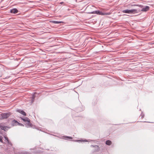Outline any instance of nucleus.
I'll return each mask as SVG.
<instances>
[{"mask_svg":"<svg viewBox=\"0 0 154 154\" xmlns=\"http://www.w3.org/2000/svg\"><path fill=\"white\" fill-rule=\"evenodd\" d=\"M11 115L10 112H5L2 113L1 115V119H2L8 118Z\"/></svg>","mask_w":154,"mask_h":154,"instance_id":"nucleus-1","label":"nucleus"},{"mask_svg":"<svg viewBox=\"0 0 154 154\" xmlns=\"http://www.w3.org/2000/svg\"><path fill=\"white\" fill-rule=\"evenodd\" d=\"M0 128L2 130H4L5 131H6L10 128V127L5 126L4 125L2 124H0Z\"/></svg>","mask_w":154,"mask_h":154,"instance_id":"nucleus-2","label":"nucleus"},{"mask_svg":"<svg viewBox=\"0 0 154 154\" xmlns=\"http://www.w3.org/2000/svg\"><path fill=\"white\" fill-rule=\"evenodd\" d=\"M149 7L148 6H146L145 7L143 8L141 10L142 11H146L149 9Z\"/></svg>","mask_w":154,"mask_h":154,"instance_id":"nucleus-3","label":"nucleus"},{"mask_svg":"<svg viewBox=\"0 0 154 154\" xmlns=\"http://www.w3.org/2000/svg\"><path fill=\"white\" fill-rule=\"evenodd\" d=\"M18 10L16 8H14L11 10L10 12L12 14H16L17 13Z\"/></svg>","mask_w":154,"mask_h":154,"instance_id":"nucleus-4","label":"nucleus"},{"mask_svg":"<svg viewBox=\"0 0 154 154\" xmlns=\"http://www.w3.org/2000/svg\"><path fill=\"white\" fill-rule=\"evenodd\" d=\"M20 118L24 122H27L30 121L29 119L27 117H24L23 118L20 117Z\"/></svg>","mask_w":154,"mask_h":154,"instance_id":"nucleus-5","label":"nucleus"},{"mask_svg":"<svg viewBox=\"0 0 154 154\" xmlns=\"http://www.w3.org/2000/svg\"><path fill=\"white\" fill-rule=\"evenodd\" d=\"M5 139V140H7V142L8 143V144L10 146H12V144L11 143V142H10L8 138V137H4Z\"/></svg>","mask_w":154,"mask_h":154,"instance_id":"nucleus-6","label":"nucleus"},{"mask_svg":"<svg viewBox=\"0 0 154 154\" xmlns=\"http://www.w3.org/2000/svg\"><path fill=\"white\" fill-rule=\"evenodd\" d=\"M15 154H31L29 152L26 151H21L18 152Z\"/></svg>","mask_w":154,"mask_h":154,"instance_id":"nucleus-7","label":"nucleus"},{"mask_svg":"<svg viewBox=\"0 0 154 154\" xmlns=\"http://www.w3.org/2000/svg\"><path fill=\"white\" fill-rule=\"evenodd\" d=\"M17 111L19 112L21 114H22L23 116H26V112H24L23 110H21L20 109H19L17 110Z\"/></svg>","mask_w":154,"mask_h":154,"instance_id":"nucleus-8","label":"nucleus"},{"mask_svg":"<svg viewBox=\"0 0 154 154\" xmlns=\"http://www.w3.org/2000/svg\"><path fill=\"white\" fill-rule=\"evenodd\" d=\"M19 122L15 120H13L12 122V125L13 126L17 125H18Z\"/></svg>","mask_w":154,"mask_h":154,"instance_id":"nucleus-9","label":"nucleus"},{"mask_svg":"<svg viewBox=\"0 0 154 154\" xmlns=\"http://www.w3.org/2000/svg\"><path fill=\"white\" fill-rule=\"evenodd\" d=\"M27 127H32V124L30 123V121L26 122L25 124Z\"/></svg>","mask_w":154,"mask_h":154,"instance_id":"nucleus-10","label":"nucleus"},{"mask_svg":"<svg viewBox=\"0 0 154 154\" xmlns=\"http://www.w3.org/2000/svg\"><path fill=\"white\" fill-rule=\"evenodd\" d=\"M100 11L99 10H97V11H93L91 12L90 13H89L90 14H99L100 13Z\"/></svg>","mask_w":154,"mask_h":154,"instance_id":"nucleus-11","label":"nucleus"},{"mask_svg":"<svg viewBox=\"0 0 154 154\" xmlns=\"http://www.w3.org/2000/svg\"><path fill=\"white\" fill-rule=\"evenodd\" d=\"M137 10L136 9L129 10V14L136 12Z\"/></svg>","mask_w":154,"mask_h":154,"instance_id":"nucleus-12","label":"nucleus"},{"mask_svg":"<svg viewBox=\"0 0 154 154\" xmlns=\"http://www.w3.org/2000/svg\"><path fill=\"white\" fill-rule=\"evenodd\" d=\"M51 22L54 24H59L60 23H63V22L62 21H57L56 20H52L51 21Z\"/></svg>","mask_w":154,"mask_h":154,"instance_id":"nucleus-13","label":"nucleus"},{"mask_svg":"<svg viewBox=\"0 0 154 154\" xmlns=\"http://www.w3.org/2000/svg\"><path fill=\"white\" fill-rule=\"evenodd\" d=\"M112 142L109 140H107L106 141V144L108 145L109 146L111 145Z\"/></svg>","mask_w":154,"mask_h":154,"instance_id":"nucleus-14","label":"nucleus"},{"mask_svg":"<svg viewBox=\"0 0 154 154\" xmlns=\"http://www.w3.org/2000/svg\"><path fill=\"white\" fill-rule=\"evenodd\" d=\"M122 12L123 13L129 14V10L128 9L123 10L122 11Z\"/></svg>","mask_w":154,"mask_h":154,"instance_id":"nucleus-15","label":"nucleus"},{"mask_svg":"<svg viewBox=\"0 0 154 154\" xmlns=\"http://www.w3.org/2000/svg\"><path fill=\"white\" fill-rule=\"evenodd\" d=\"M68 139H72V138L69 136H65L64 137V139L65 140H68Z\"/></svg>","mask_w":154,"mask_h":154,"instance_id":"nucleus-16","label":"nucleus"},{"mask_svg":"<svg viewBox=\"0 0 154 154\" xmlns=\"http://www.w3.org/2000/svg\"><path fill=\"white\" fill-rule=\"evenodd\" d=\"M35 95L34 94H33L32 97H31V101L32 103L34 101V98H35Z\"/></svg>","mask_w":154,"mask_h":154,"instance_id":"nucleus-17","label":"nucleus"},{"mask_svg":"<svg viewBox=\"0 0 154 154\" xmlns=\"http://www.w3.org/2000/svg\"><path fill=\"white\" fill-rule=\"evenodd\" d=\"M99 13H100L99 14V15H105L107 14L106 13H103L102 11H100Z\"/></svg>","mask_w":154,"mask_h":154,"instance_id":"nucleus-18","label":"nucleus"},{"mask_svg":"<svg viewBox=\"0 0 154 154\" xmlns=\"http://www.w3.org/2000/svg\"><path fill=\"white\" fill-rule=\"evenodd\" d=\"M132 6H139L140 7L142 8L143 7V6L141 5H132Z\"/></svg>","mask_w":154,"mask_h":154,"instance_id":"nucleus-19","label":"nucleus"},{"mask_svg":"<svg viewBox=\"0 0 154 154\" xmlns=\"http://www.w3.org/2000/svg\"><path fill=\"white\" fill-rule=\"evenodd\" d=\"M3 137L2 136H0V142L2 143H3V141L2 140Z\"/></svg>","mask_w":154,"mask_h":154,"instance_id":"nucleus-20","label":"nucleus"},{"mask_svg":"<svg viewBox=\"0 0 154 154\" xmlns=\"http://www.w3.org/2000/svg\"><path fill=\"white\" fill-rule=\"evenodd\" d=\"M18 125H20V126H24V125L23 124H22V123H18Z\"/></svg>","mask_w":154,"mask_h":154,"instance_id":"nucleus-21","label":"nucleus"},{"mask_svg":"<svg viewBox=\"0 0 154 154\" xmlns=\"http://www.w3.org/2000/svg\"><path fill=\"white\" fill-rule=\"evenodd\" d=\"M64 3V2H60V4H63Z\"/></svg>","mask_w":154,"mask_h":154,"instance_id":"nucleus-22","label":"nucleus"},{"mask_svg":"<svg viewBox=\"0 0 154 154\" xmlns=\"http://www.w3.org/2000/svg\"><path fill=\"white\" fill-rule=\"evenodd\" d=\"M141 117L142 118H143L144 117V116H142Z\"/></svg>","mask_w":154,"mask_h":154,"instance_id":"nucleus-23","label":"nucleus"}]
</instances>
